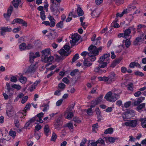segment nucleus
Instances as JSON below:
<instances>
[{
  "mask_svg": "<svg viewBox=\"0 0 146 146\" xmlns=\"http://www.w3.org/2000/svg\"><path fill=\"white\" fill-rule=\"evenodd\" d=\"M105 140L102 139L101 138H99L97 141V143L101 144L103 145H105Z\"/></svg>",
  "mask_w": 146,
  "mask_h": 146,
  "instance_id": "37",
  "label": "nucleus"
},
{
  "mask_svg": "<svg viewBox=\"0 0 146 146\" xmlns=\"http://www.w3.org/2000/svg\"><path fill=\"white\" fill-rule=\"evenodd\" d=\"M110 53H107L103 54L100 58V62H103L104 61L110 62Z\"/></svg>",
  "mask_w": 146,
  "mask_h": 146,
  "instance_id": "8",
  "label": "nucleus"
},
{
  "mask_svg": "<svg viewBox=\"0 0 146 146\" xmlns=\"http://www.w3.org/2000/svg\"><path fill=\"white\" fill-rule=\"evenodd\" d=\"M135 75L140 76H144V74L141 72L139 71L135 72Z\"/></svg>",
  "mask_w": 146,
  "mask_h": 146,
  "instance_id": "58",
  "label": "nucleus"
},
{
  "mask_svg": "<svg viewBox=\"0 0 146 146\" xmlns=\"http://www.w3.org/2000/svg\"><path fill=\"white\" fill-rule=\"evenodd\" d=\"M54 125L55 129L58 130H60V127L62 125L60 118H58L56 120V121L54 123Z\"/></svg>",
  "mask_w": 146,
  "mask_h": 146,
  "instance_id": "12",
  "label": "nucleus"
},
{
  "mask_svg": "<svg viewBox=\"0 0 146 146\" xmlns=\"http://www.w3.org/2000/svg\"><path fill=\"white\" fill-rule=\"evenodd\" d=\"M141 94V92L140 91H138L136 92L134 94V96L136 97H138L140 96Z\"/></svg>",
  "mask_w": 146,
  "mask_h": 146,
  "instance_id": "63",
  "label": "nucleus"
},
{
  "mask_svg": "<svg viewBox=\"0 0 146 146\" xmlns=\"http://www.w3.org/2000/svg\"><path fill=\"white\" fill-rule=\"evenodd\" d=\"M65 85L64 83H59L58 85V88L62 89V90H63L65 87Z\"/></svg>",
  "mask_w": 146,
  "mask_h": 146,
  "instance_id": "49",
  "label": "nucleus"
},
{
  "mask_svg": "<svg viewBox=\"0 0 146 146\" xmlns=\"http://www.w3.org/2000/svg\"><path fill=\"white\" fill-rule=\"evenodd\" d=\"M29 57L30 62L31 63H33L34 59L36 58L35 54L33 52H30L29 53Z\"/></svg>",
  "mask_w": 146,
  "mask_h": 146,
  "instance_id": "17",
  "label": "nucleus"
},
{
  "mask_svg": "<svg viewBox=\"0 0 146 146\" xmlns=\"http://www.w3.org/2000/svg\"><path fill=\"white\" fill-rule=\"evenodd\" d=\"M145 105V103L141 104L137 107V108L138 110H141L144 107Z\"/></svg>",
  "mask_w": 146,
  "mask_h": 146,
  "instance_id": "54",
  "label": "nucleus"
},
{
  "mask_svg": "<svg viewBox=\"0 0 146 146\" xmlns=\"http://www.w3.org/2000/svg\"><path fill=\"white\" fill-rule=\"evenodd\" d=\"M57 28L62 29L63 27V21H62L58 23L56 25Z\"/></svg>",
  "mask_w": 146,
  "mask_h": 146,
  "instance_id": "35",
  "label": "nucleus"
},
{
  "mask_svg": "<svg viewBox=\"0 0 146 146\" xmlns=\"http://www.w3.org/2000/svg\"><path fill=\"white\" fill-rule=\"evenodd\" d=\"M12 87L13 88L17 89V90H19L21 88V87L20 85L16 84L13 85Z\"/></svg>",
  "mask_w": 146,
  "mask_h": 146,
  "instance_id": "52",
  "label": "nucleus"
},
{
  "mask_svg": "<svg viewBox=\"0 0 146 146\" xmlns=\"http://www.w3.org/2000/svg\"><path fill=\"white\" fill-rule=\"evenodd\" d=\"M0 30L4 31V32H10L11 31L12 29L10 27H0Z\"/></svg>",
  "mask_w": 146,
  "mask_h": 146,
  "instance_id": "24",
  "label": "nucleus"
},
{
  "mask_svg": "<svg viewBox=\"0 0 146 146\" xmlns=\"http://www.w3.org/2000/svg\"><path fill=\"white\" fill-rule=\"evenodd\" d=\"M37 118V117L35 116L31 119L29 121L32 124V123L34 122L35 121H36V119Z\"/></svg>",
  "mask_w": 146,
  "mask_h": 146,
  "instance_id": "62",
  "label": "nucleus"
},
{
  "mask_svg": "<svg viewBox=\"0 0 146 146\" xmlns=\"http://www.w3.org/2000/svg\"><path fill=\"white\" fill-rule=\"evenodd\" d=\"M21 30V27H17L14 28L13 30V32L14 33H18L19 31Z\"/></svg>",
  "mask_w": 146,
  "mask_h": 146,
  "instance_id": "60",
  "label": "nucleus"
},
{
  "mask_svg": "<svg viewBox=\"0 0 146 146\" xmlns=\"http://www.w3.org/2000/svg\"><path fill=\"white\" fill-rule=\"evenodd\" d=\"M13 6L11 5H10L8 9L7 13L11 16L13 11Z\"/></svg>",
  "mask_w": 146,
  "mask_h": 146,
  "instance_id": "38",
  "label": "nucleus"
},
{
  "mask_svg": "<svg viewBox=\"0 0 146 146\" xmlns=\"http://www.w3.org/2000/svg\"><path fill=\"white\" fill-rule=\"evenodd\" d=\"M73 115V114L72 112H70L68 114L66 118L68 119H70Z\"/></svg>",
  "mask_w": 146,
  "mask_h": 146,
  "instance_id": "55",
  "label": "nucleus"
},
{
  "mask_svg": "<svg viewBox=\"0 0 146 146\" xmlns=\"http://www.w3.org/2000/svg\"><path fill=\"white\" fill-rule=\"evenodd\" d=\"M31 106V104L29 103L27 104L26 106L24 108V110H23V114L24 115V114H26L27 111L30 110Z\"/></svg>",
  "mask_w": 146,
  "mask_h": 146,
  "instance_id": "28",
  "label": "nucleus"
},
{
  "mask_svg": "<svg viewBox=\"0 0 146 146\" xmlns=\"http://www.w3.org/2000/svg\"><path fill=\"white\" fill-rule=\"evenodd\" d=\"M131 30L130 28H129L125 30L124 34L123 37L125 38H128L130 34L131 33Z\"/></svg>",
  "mask_w": 146,
  "mask_h": 146,
  "instance_id": "18",
  "label": "nucleus"
},
{
  "mask_svg": "<svg viewBox=\"0 0 146 146\" xmlns=\"http://www.w3.org/2000/svg\"><path fill=\"white\" fill-rule=\"evenodd\" d=\"M14 124L15 126L17 128H19L20 126L19 121L18 120H15L14 121Z\"/></svg>",
  "mask_w": 146,
  "mask_h": 146,
  "instance_id": "57",
  "label": "nucleus"
},
{
  "mask_svg": "<svg viewBox=\"0 0 146 146\" xmlns=\"http://www.w3.org/2000/svg\"><path fill=\"white\" fill-rule=\"evenodd\" d=\"M139 121L141 122V126L143 128H146V118H140Z\"/></svg>",
  "mask_w": 146,
  "mask_h": 146,
  "instance_id": "25",
  "label": "nucleus"
},
{
  "mask_svg": "<svg viewBox=\"0 0 146 146\" xmlns=\"http://www.w3.org/2000/svg\"><path fill=\"white\" fill-rule=\"evenodd\" d=\"M50 129L48 125H45L44 127V131L46 136H48V133Z\"/></svg>",
  "mask_w": 146,
  "mask_h": 146,
  "instance_id": "27",
  "label": "nucleus"
},
{
  "mask_svg": "<svg viewBox=\"0 0 146 146\" xmlns=\"http://www.w3.org/2000/svg\"><path fill=\"white\" fill-rule=\"evenodd\" d=\"M73 13V12L72 11L70 12L68 15V18H67L66 20V22H70L72 19V18L71 17H70L71 14H72Z\"/></svg>",
  "mask_w": 146,
  "mask_h": 146,
  "instance_id": "53",
  "label": "nucleus"
},
{
  "mask_svg": "<svg viewBox=\"0 0 146 146\" xmlns=\"http://www.w3.org/2000/svg\"><path fill=\"white\" fill-rule=\"evenodd\" d=\"M15 23L21 24H22L23 26H25V27L27 26V23L21 19L16 18L14 19L13 21H12L11 24L13 25Z\"/></svg>",
  "mask_w": 146,
  "mask_h": 146,
  "instance_id": "7",
  "label": "nucleus"
},
{
  "mask_svg": "<svg viewBox=\"0 0 146 146\" xmlns=\"http://www.w3.org/2000/svg\"><path fill=\"white\" fill-rule=\"evenodd\" d=\"M143 36V35L142 36H140L139 37H137L135 40L133 42V44L135 45H137L139 42H141L143 41L142 37Z\"/></svg>",
  "mask_w": 146,
  "mask_h": 146,
  "instance_id": "20",
  "label": "nucleus"
},
{
  "mask_svg": "<svg viewBox=\"0 0 146 146\" xmlns=\"http://www.w3.org/2000/svg\"><path fill=\"white\" fill-rule=\"evenodd\" d=\"M113 131V129L112 128L110 127L106 129L104 133L105 134H111L112 133Z\"/></svg>",
  "mask_w": 146,
  "mask_h": 146,
  "instance_id": "30",
  "label": "nucleus"
},
{
  "mask_svg": "<svg viewBox=\"0 0 146 146\" xmlns=\"http://www.w3.org/2000/svg\"><path fill=\"white\" fill-rule=\"evenodd\" d=\"M105 141H106L107 143L108 142V141L110 142L111 143H114L115 140L117 139L116 138L114 137H104Z\"/></svg>",
  "mask_w": 146,
  "mask_h": 146,
  "instance_id": "16",
  "label": "nucleus"
},
{
  "mask_svg": "<svg viewBox=\"0 0 146 146\" xmlns=\"http://www.w3.org/2000/svg\"><path fill=\"white\" fill-rule=\"evenodd\" d=\"M118 98V95L112 93L111 92H108L104 98L107 101L111 102H115Z\"/></svg>",
  "mask_w": 146,
  "mask_h": 146,
  "instance_id": "2",
  "label": "nucleus"
},
{
  "mask_svg": "<svg viewBox=\"0 0 146 146\" xmlns=\"http://www.w3.org/2000/svg\"><path fill=\"white\" fill-rule=\"evenodd\" d=\"M3 16H4V17L6 19V20L7 21H9V18L10 16V15L8 14L4 13L3 14Z\"/></svg>",
  "mask_w": 146,
  "mask_h": 146,
  "instance_id": "59",
  "label": "nucleus"
},
{
  "mask_svg": "<svg viewBox=\"0 0 146 146\" xmlns=\"http://www.w3.org/2000/svg\"><path fill=\"white\" fill-rule=\"evenodd\" d=\"M57 138V135L55 133L53 132L52 134L51 138V141H55Z\"/></svg>",
  "mask_w": 146,
  "mask_h": 146,
  "instance_id": "48",
  "label": "nucleus"
},
{
  "mask_svg": "<svg viewBox=\"0 0 146 146\" xmlns=\"http://www.w3.org/2000/svg\"><path fill=\"white\" fill-rule=\"evenodd\" d=\"M6 85L7 88V92H10L11 91H13V88L12 87H11L9 84L8 83H6Z\"/></svg>",
  "mask_w": 146,
  "mask_h": 146,
  "instance_id": "34",
  "label": "nucleus"
},
{
  "mask_svg": "<svg viewBox=\"0 0 146 146\" xmlns=\"http://www.w3.org/2000/svg\"><path fill=\"white\" fill-rule=\"evenodd\" d=\"M42 126L39 124H37L35 127V129L37 131H39L41 129Z\"/></svg>",
  "mask_w": 146,
  "mask_h": 146,
  "instance_id": "64",
  "label": "nucleus"
},
{
  "mask_svg": "<svg viewBox=\"0 0 146 146\" xmlns=\"http://www.w3.org/2000/svg\"><path fill=\"white\" fill-rule=\"evenodd\" d=\"M19 80L21 83L24 84L26 83L27 80V79L25 77L22 76L20 78Z\"/></svg>",
  "mask_w": 146,
  "mask_h": 146,
  "instance_id": "40",
  "label": "nucleus"
},
{
  "mask_svg": "<svg viewBox=\"0 0 146 146\" xmlns=\"http://www.w3.org/2000/svg\"><path fill=\"white\" fill-rule=\"evenodd\" d=\"M83 64L84 66L87 67H89L91 66L92 64V62H90L88 58L86 59H85L84 60L83 62Z\"/></svg>",
  "mask_w": 146,
  "mask_h": 146,
  "instance_id": "22",
  "label": "nucleus"
},
{
  "mask_svg": "<svg viewBox=\"0 0 146 146\" xmlns=\"http://www.w3.org/2000/svg\"><path fill=\"white\" fill-rule=\"evenodd\" d=\"M32 125L31 123L29 121L27 122L25 124V126L24 127V128L25 129H27L29 127H31L32 126ZM28 129H29V128Z\"/></svg>",
  "mask_w": 146,
  "mask_h": 146,
  "instance_id": "36",
  "label": "nucleus"
},
{
  "mask_svg": "<svg viewBox=\"0 0 146 146\" xmlns=\"http://www.w3.org/2000/svg\"><path fill=\"white\" fill-rule=\"evenodd\" d=\"M35 70V66L31 65L28 69V71L29 72H34Z\"/></svg>",
  "mask_w": 146,
  "mask_h": 146,
  "instance_id": "32",
  "label": "nucleus"
},
{
  "mask_svg": "<svg viewBox=\"0 0 146 146\" xmlns=\"http://www.w3.org/2000/svg\"><path fill=\"white\" fill-rule=\"evenodd\" d=\"M58 7L55 6L54 5H52L50 7L51 11L53 13L54 15H58L60 13V11L58 9Z\"/></svg>",
  "mask_w": 146,
  "mask_h": 146,
  "instance_id": "10",
  "label": "nucleus"
},
{
  "mask_svg": "<svg viewBox=\"0 0 146 146\" xmlns=\"http://www.w3.org/2000/svg\"><path fill=\"white\" fill-rule=\"evenodd\" d=\"M19 48L21 51H22L26 49V44L25 43H22L19 46Z\"/></svg>",
  "mask_w": 146,
  "mask_h": 146,
  "instance_id": "33",
  "label": "nucleus"
},
{
  "mask_svg": "<svg viewBox=\"0 0 146 146\" xmlns=\"http://www.w3.org/2000/svg\"><path fill=\"white\" fill-rule=\"evenodd\" d=\"M77 11L78 15L79 16H82L84 15V12L81 7H78Z\"/></svg>",
  "mask_w": 146,
  "mask_h": 146,
  "instance_id": "26",
  "label": "nucleus"
},
{
  "mask_svg": "<svg viewBox=\"0 0 146 146\" xmlns=\"http://www.w3.org/2000/svg\"><path fill=\"white\" fill-rule=\"evenodd\" d=\"M64 48L65 50H66L67 51H66L64 49H62L58 51L59 53L62 56V58H63V56H67L70 53V52H69L68 51L69 50L70 48V47L69 46L65 45L64 46Z\"/></svg>",
  "mask_w": 146,
  "mask_h": 146,
  "instance_id": "3",
  "label": "nucleus"
},
{
  "mask_svg": "<svg viewBox=\"0 0 146 146\" xmlns=\"http://www.w3.org/2000/svg\"><path fill=\"white\" fill-rule=\"evenodd\" d=\"M92 108L90 107V108L86 110V112L89 115H92L93 112L92 110Z\"/></svg>",
  "mask_w": 146,
  "mask_h": 146,
  "instance_id": "46",
  "label": "nucleus"
},
{
  "mask_svg": "<svg viewBox=\"0 0 146 146\" xmlns=\"http://www.w3.org/2000/svg\"><path fill=\"white\" fill-rule=\"evenodd\" d=\"M72 40H70V42L72 45H74L75 43L80 39V36L76 33L73 35L72 36Z\"/></svg>",
  "mask_w": 146,
  "mask_h": 146,
  "instance_id": "6",
  "label": "nucleus"
},
{
  "mask_svg": "<svg viewBox=\"0 0 146 146\" xmlns=\"http://www.w3.org/2000/svg\"><path fill=\"white\" fill-rule=\"evenodd\" d=\"M91 15L93 18L98 17L99 16V13L97 11L94 10L92 11Z\"/></svg>",
  "mask_w": 146,
  "mask_h": 146,
  "instance_id": "31",
  "label": "nucleus"
},
{
  "mask_svg": "<svg viewBox=\"0 0 146 146\" xmlns=\"http://www.w3.org/2000/svg\"><path fill=\"white\" fill-rule=\"evenodd\" d=\"M21 2V0H13L12 2L13 5L15 8L17 9L19 4Z\"/></svg>",
  "mask_w": 146,
  "mask_h": 146,
  "instance_id": "15",
  "label": "nucleus"
},
{
  "mask_svg": "<svg viewBox=\"0 0 146 146\" xmlns=\"http://www.w3.org/2000/svg\"><path fill=\"white\" fill-rule=\"evenodd\" d=\"M98 102L96 100L94 101H92L91 102V105L90 106V107L93 108L98 104Z\"/></svg>",
  "mask_w": 146,
  "mask_h": 146,
  "instance_id": "45",
  "label": "nucleus"
},
{
  "mask_svg": "<svg viewBox=\"0 0 146 146\" xmlns=\"http://www.w3.org/2000/svg\"><path fill=\"white\" fill-rule=\"evenodd\" d=\"M135 115V111L133 110H130L127 111L125 114L122 115V116L124 121H125V119L131 118L133 117Z\"/></svg>",
  "mask_w": 146,
  "mask_h": 146,
  "instance_id": "5",
  "label": "nucleus"
},
{
  "mask_svg": "<svg viewBox=\"0 0 146 146\" xmlns=\"http://www.w3.org/2000/svg\"><path fill=\"white\" fill-rule=\"evenodd\" d=\"M40 17L42 20H44L45 19L46 16L44 13V11H42L40 12Z\"/></svg>",
  "mask_w": 146,
  "mask_h": 146,
  "instance_id": "39",
  "label": "nucleus"
},
{
  "mask_svg": "<svg viewBox=\"0 0 146 146\" xmlns=\"http://www.w3.org/2000/svg\"><path fill=\"white\" fill-rule=\"evenodd\" d=\"M9 135L14 138L16 136V133L14 131L10 130L9 132Z\"/></svg>",
  "mask_w": 146,
  "mask_h": 146,
  "instance_id": "50",
  "label": "nucleus"
},
{
  "mask_svg": "<svg viewBox=\"0 0 146 146\" xmlns=\"http://www.w3.org/2000/svg\"><path fill=\"white\" fill-rule=\"evenodd\" d=\"M131 44L130 40L129 39H127L126 40L125 42V45L126 47L128 48L130 46Z\"/></svg>",
  "mask_w": 146,
  "mask_h": 146,
  "instance_id": "51",
  "label": "nucleus"
},
{
  "mask_svg": "<svg viewBox=\"0 0 146 146\" xmlns=\"http://www.w3.org/2000/svg\"><path fill=\"white\" fill-rule=\"evenodd\" d=\"M6 113L7 115L9 117H13L16 115L15 111L12 109L10 110H7Z\"/></svg>",
  "mask_w": 146,
  "mask_h": 146,
  "instance_id": "13",
  "label": "nucleus"
},
{
  "mask_svg": "<svg viewBox=\"0 0 146 146\" xmlns=\"http://www.w3.org/2000/svg\"><path fill=\"white\" fill-rule=\"evenodd\" d=\"M98 62V63H99V67L100 66V68H104L106 67L107 66V64L109 63V61L100 62L99 60Z\"/></svg>",
  "mask_w": 146,
  "mask_h": 146,
  "instance_id": "19",
  "label": "nucleus"
},
{
  "mask_svg": "<svg viewBox=\"0 0 146 146\" xmlns=\"http://www.w3.org/2000/svg\"><path fill=\"white\" fill-rule=\"evenodd\" d=\"M133 83H130L127 85V89L131 91H133Z\"/></svg>",
  "mask_w": 146,
  "mask_h": 146,
  "instance_id": "41",
  "label": "nucleus"
},
{
  "mask_svg": "<svg viewBox=\"0 0 146 146\" xmlns=\"http://www.w3.org/2000/svg\"><path fill=\"white\" fill-rule=\"evenodd\" d=\"M96 112L97 115L98 121H100L101 120L102 116L101 115V112L98 108H97L95 110Z\"/></svg>",
  "mask_w": 146,
  "mask_h": 146,
  "instance_id": "21",
  "label": "nucleus"
},
{
  "mask_svg": "<svg viewBox=\"0 0 146 146\" xmlns=\"http://www.w3.org/2000/svg\"><path fill=\"white\" fill-rule=\"evenodd\" d=\"M73 120L75 122L78 123H80L81 122V120L79 119L78 117H74L73 118Z\"/></svg>",
  "mask_w": 146,
  "mask_h": 146,
  "instance_id": "44",
  "label": "nucleus"
},
{
  "mask_svg": "<svg viewBox=\"0 0 146 146\" xmlns=\"http://www.w3.org/2000/svg\"><path fill=\"white\" fill-rule=\"evenodd\" d=\"M127 126L132 127H135L137 124V121L136 120H133L129 121L124 123Z\"/></svg>",
  "mask_w": 146,
  "mask_h": 146,
  "instance_id": "9",
  "label": "nucleus"
},
{
  "mask_svg": "<svg viewBox=\"0 0 146 146\" xmlns=\"http://www.w3.org/2000/svg\"><path fill=\"white\" fill-rule=\"evenodd\" d=\"M127 13V10H124L120 14L119 13H117L116 15V17H121L124 14Z\"/></svg>",
  "mask_w": 146,
  "mask_h": 146,
  "instance_id": "42",
  "label": "nucleus"
},
{
  "mask_svg": "<svg viewBox=\"0 0 146 146\" xmlns=\"http://www.w3.org/2000/svg\"><path fill=\"white\" fill-rule=\"evenodd\" d=\"M79 55L78 54H76L72 58V63H73L74 62H75L79 58Z\"/></svg>",
  "mask_w": 146,
  "mask_h": 146,
  "instance_id": "47",
  "label": "nucleus"
},
{
  "mask_svg": "<svg viewBox=\"0 0 146 146\" xmlns=\"http://www.w3.org/2000/svg\"><path fill=\"white\" fill-rule=\"evenodd\" d=\"M89 51H90V52L88 53V56L90 57L88 58L89 60H90V61L92 62H94L96 59V58L95 56L96 55H93L94 54L93 53H92L91 50Z\"/></svg>",
  "mask_w": 146,
  "mask_h": 146,
  "instance_id": "14",
  "label": "nucleus"
},
{
  "mask_svg": "<svg viewBox=\"0 0 146 146\" xmlns=\"http://www.w3.org/2000/svg\"><path fill=\"white\" fill-rule=\"evenodd\" d=\"M56 33H50L48 35L49 39L52 40L54 39L56 37Z\"/></svg>",
  "mask_w": 146,
  "mask_h": 146,
  "instance_id": "29",
  "label": "nucleus"
},
{
  "mask_svg": "<svg viewBox=\"0 0 146 146\" xmlns=\"http://www.w3.org/2000/svg\"><path fill=\"white\" fill-rule=\"evenodd\" d=\"M109 79V81L111 82L114 81L117 79V76L113 72H111L108 76Z\"/></svg>",
  "mask_w": 146,
  "mask_h": 146,
  "instance_id": "11",
  "label": "nucleus"
},
{
  "mask_svg": "<svg viewBox=\"0 0 146 146\" xmlns=\"http://www.w3.org/2000/svg\"><path fill=\"white\" fill-rule=\"evenodd\" d=\"M28 98V97L27 96H25L21 100V103L22 104L25 103L27 101Z\"/></svg>",
  "mask_w": 146,
  "mask_h": 146,
  "instance_id": "56",
  "label": "nucleus"
},
{
  "mask_svg": "<svg viewBox=\"0 0 146 146\" xmlns=\"http://www.w3.org/2000/svg\"><path fill=\"white\" fill-rule=\"evenodd\" d=\"M50 48H48L41 51V60L42 61L45 62H50L53 60V56H50Z\"/></svg>",
  "mask_w": 146,
  "mask_h": 146,
  "instance_id": "1",
  "label": "nucleus"
},
{
  "mask_svg": "<svg viewBox=\"0 0 146 146\" xmlns=\"http://www.w3.org/2000/svg\"><path fill=\"white\" fill-rule=\"evenodd\" d=\"M131 102L130 101H128L126 102L124 104V107L126 108L129 107L131 105Z\"/></svg>",
  "mask_w": 146,
  "mask_h": 146,
  "instance_id": "61",
  "label": "nucleus"
},
{
  "mask_svg": "<svg viewBox=\"0 0 146 146\" xmlns=\"http://www.w3.org/2000/svg\"><path fill=\"white\" fill-rule=\"evenodd\" d=\"M102 49V47L100 46L98 48L97 47L93 45H91L88 48V50H91L92 53H93V55H98L99 51L101 50Z\"/></svg>",
  "mask_w": 146,
  "mask_h": 146,
  "instance_id": "4",
  "label": "nucleus"
},
{
  "mask_svg": "<svg viewBox=\"0 0 146 146\" xmlns=\"http://www.w3.org/2000/svg\"><path fill=\"white\" fill-rule=\"evenodd\" d=\"M79 72V70H78L77 69H76L71 72L70 73V74L72 76H74L76 75L77 73H78Z\"/></svg>",
  "mask_w": 146,
  "mask_h": 146,
  "instance_id": "43",
  "label": "nucleus"
},
{
  "mask_svg": "<svg viewBox=\"0 0 146 146\" xmlns=\"http://www.w3.org/2000/svg\"><path fill=\"white\" fill-rule=\"evenodd\" d=\"M120 61L121 60L120 59H116L113 61L112 63L111 64L110 67L113 68L115 67L120 62Z\"/></svg>",
  "mask_w": 146,
  "mask_h": 146,
  "instance_id": "23",
  "label": "nucleus"
}]
</instances>
